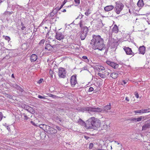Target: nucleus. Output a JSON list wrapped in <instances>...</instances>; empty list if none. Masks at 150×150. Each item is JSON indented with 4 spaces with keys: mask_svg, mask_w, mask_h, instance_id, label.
I'll return each mask as SVG.
<instances>
[{
    "mask_svg": "<svg viewBox=\"0 0 150 150\" xmlns=\"http://www.w3.org/2000/svg\"><path fill=\"white\" fill-rule=\"evenodd\" d=\"M88 31V28L86 26H84L83 29L81 30V39L82 40H84L87 34Z\"/></svg>",
    "mask_w": 150,
    "mask_h": 150,
    "instance_id": "5",
    "label": "nucleus"
},
{
    "mask_svg": "<svg viewBox=\"0 0 150 150\" xmlns=\"http://www.w3.org/2000/svg\"><path fill=\"white\" fill-rule=\"evenodd\" d=\"M113 32H112V31L110 32L109 34V37H112V33Z\"/></svg>",
    "mask_w": 150,
    "mask_h": 150,
    "instance_id": "52",
    "label": "nucleus"
},
{
    "mask_svg": "<svg viewBox=\"0 0 150 150\" xmlns=\"http://www.w3.org/2000/svg\"><path fill=\"white\" fill-rule=\"evenodd\" d=\"M47 126L44 124H41L39 125V127L40 128L43 129L45 131Z\"/></svg>",
    "mask_w": 150,
    "mask_h": 150,
    "instance_id": "23",
    "label": "nucleus"
},
{
    "mask_svg": "<svg viewBox=\"0 0 150 150\" xmlns=\"http://www.w3.org/2000/svg\"><path fill=\"white\" fill-rule=\"evenodd\" d=\"M125 100L127 101H129V99L127 97H126Z\"/></svg>",
    "mask_w": 150,
    "mask_h": 150,
    "instance_id": "57",
    "label": "nucleus"
},
{
    "mask_svg": "<svg viewBox=\"0 0 150 150\" xmlns=\"http://www.w3.org/2000/svg\"><path fill=\"white\" fill-rule=\"evenodd\" d=\"M91 44L92 48L95 50L98 49L101 51L105 48L103 40L99 35H93Z\"/></svg>",
    "mask_w": 150,
    "mask_h": 150,
    "instance_id": "1",
    "label": "nucleus"
},
{
    "mask_svg": "<svg viewBox=\"0 0 150 150\" xmlns=\"http://www.w3.org/2000/svg\"><path fill=\"white\" fill-rule=\"evenodd\" d=\"M30 123H32L33 125H34V126L36 125L35 124L34 122H33V121H31L30 122Z\"/></svg>",
    "mask_w": 150,
    "mask_h": 150,
    "instance_id": "55",
    "label": "nucleus"
},
{
    "mask_svg": "<svg viewBox=\"0 0 150 150\" xmlns=\"http://www.w3.org/2000/svg\"><path fill=\"white\" fill-rule=\"evenodd\" d=\"M85 138L86 139H88L89 138V137L87 136H85Z\"/></svg>",
    "mask_w": 150,
    "mask_h": 150,
    "instance_id": "61",
    "label": "nucleus"
},
{
    "mask_svg": "<svg viewBox=\"0 0 150 150\" xmlns=\"http://www.w3.org/2000/svg\"><path fill=\"white\" fill-rule=\"evenodd\" d=\"M112 32H114L115 33H117L118 32V28L116 25L115 24L114 25L112 29Z\"/></svg>",
    "mask_w": 150,
    "mask_h": 150,
    "instance_id": "18",
    "label": "nucleus"
},
{
    "mask_svg": "<svg viewBox=\"0 0 150 150\" xmlns=\"http://www.w3.org/2000/svg\"><path fill=\"white\" fill-rule=\"evenodd\" d=\"M76 110L79 112H84L85 111H88L89 112H101L102 109L98 107L93 108L91 107H78L76 108Z\"/></svg>",
    "mask_w": 150,
    "mask_h": 150,
    "instance_id": "3",
    "label": "nucleus"
},
{
    "mask_svg": "<svg viewBox=\"0 0 150 150\" xmlns=\"http://www.w3.org/2000/svg\"><path fill=\"white\" fill-rule=\"evenodd\" d=\"M75 4H77V6L80 4V0H74Z\"/></svg>",
    "mask_w": 150,
    "mask_h": 150,
    "instance_id": "40",
    "label": "nucleus"
},
{
    "mask_svg": "<svg viewBox=\"0 0 150 150\" xmlns=\"http://www.w3.org/2000/svg\"><path fill=\"white\" fill-rule=\"evenodd\" d=\"M128 120H129L130 122H136V118H132L131 119H128Z\"/></svg>",
    "mask_w": 150,
    "mask_h": 150,
    "instance_id": "36",
    "label": "nucleus"
},
{
    "mask_svg": "<svg viewBox=\"0 0 150 150\" xmlns=\"http://www.w3.org/2000/svg\"><path fill=\"white\" fill-rule=\"evenodd\" d=\"M4 125L6 128L8 130L9 132L10 131L11 129L9 126H8L6 123H5Z\"/></svg>",
    "mask_w": 150,
    "mask_h": 150,
    "instance_id": "35",
    "label": "nucleus"
},
{
    "mask_svg": "<svg viewBox=\"0 0 150 150\" xmlns=\"http://www.w3.org/2000/svg\"><path fill=\"white\" fill-rule=\"evenodd\" d=\"M45 42V40L44 39L41 40L39 42V44L40 45H42Z\"/></svg>",
    "mask_w": 150,
    "mask_h": 150,
    "instance_id": "38",
    "label": "nucleus"
},
{
    "mask_svg": "<svg viewBox=\"0 0 150 150\" xmlns=\"http://www.w3.org/2000/svg\"><path fill=\"white\" fill-rule=\"evenodd\" d=\"M110 71V70H108L107 71L106 70L105 71L104 73H106V76H108V75H109V72H108V71Z\"/></svg>",
    "mask_w": 150,
    "mask_h": 150,
    "instance_id": "47",
    "label": "nucleus"
},
{
    "mask_svg": "<svg viewBox=\"0 0 150 150\" xmlns=\"http://www.w3.org/2000/svg\"><path fill=\"white\" fill-rule=\"evenodd\" d=\"M56 10H57V11H58L59 10H60V8L59 7H56L55 8Z\"/></svg>",
    "mask_w": 150,
    "mask_h": 150,
    "instance_id": "54",
    "label": "nucleus"
},
{
    "mask_svg": "<svg viewBox=\"0 0 150 150\" xmlns=\"http://www.w3.org/2000/svg\"><path fill=\"white\" fill-rule=\"evenodd\" d=\"M93 143H91L89 146V148L90 149H91L93 146Z\"/></svg>",
    "mask_w": 150,
    "mask_h": 150,
    "instance_id": "44",
    "label": "nucleus"
},
{
    "mask_svg": "<svg viewBox=\"0 0 150 150\" xmlns=\"http://www.w3.org/2000/svg\"><path fill=\"white\" fill-rule=\"evenodd\" d=\"M98 70L99 71H100L102 70H105V68L102 66H100L98 67Z\"/></svg>",
    "mask_w": 150,
    "mask_h": 150,
    "instance_id": "30",
    "label": "nucleus"
},
{
    "mask_svg": "<svg viewBox=\"0 0 150 150\" xmlns=\"http://www.w3.org/2000/svg\"><path fill=\"white\" fill-rule=\"evenodd\" d=\"M22 116V118L24 120H27L29 118L28 117V116L25 113H23V114Z\"/></svg>",
    "mask_w": 150,
    "mask_h": 150,
    "instance_id": "32",
    "label": "nucleus"
},
{
    "mask_svg": "<svg viewBox=\"0 0 150 150\" xmlns=\"http://www.w3.org/2000/svg\"><path fill=\"white\" fill-rule=\"evenodd\" d=\"M58 75L60 78H65L66 76V71L64 69L60 67L59 69Z\"/></svg>",
    "mask_w": 150,
    "mask_h": 150,
    "instance_id": "6",
    "label": "nucleus"
},
{
    "mask_svg": "<svg viewBox=\"0 0 150 150\" xmlns=\"http://www.w3.org/2000/svg\"><path fill=\"white\" fill-rule=\"evenodd\" d=\"M55 15V14H54L52 12H51L50 13V15L49 16L50 17L53 18Z\"/></svg>",
    "mask_w": 150,
    "mask_h": 150,
    "instance_id": "41",
    "label": "nucleus"
},
{
    "mask_svg": "<svg viewBox=\"0 0 150 150\" xmlns=\"http://www.w3.org/2000/svg\"><path fill=\"white\" fill-rule=\"evenodd\" d=\"M114 7L112 5H109L106 6L104 8V10L105 11H108L113 9Z\"/></svg>",
    "mask_w": 150,
    "mask_h": 150,
    "instance_id": "17",
    "label": "nucleus"
},
{
    "mask_svg": "<svg viewBox=\"0 0 150 150\" xmlns=\"http://www.w3.org/2000/svg\"><path fill=\"white\" fill-rule=\"evenodd\" d=\"M137 5L139 6H142L144 5L143 0H139L137 3Z\"/></svg>",
    "mask_w": 150,
    "mask_h": 150,
    "instance_id": "25",
    "label": "nucleus"
},
{
    "mask_svg": "<svg viewBox=\"0 0 150 150\" xmlns=\"http://www.w3.org/2000/svg\"><path fill=\"white\" fill-rule=\"evenodd\" d=\"M87 129H94L99 127L100 125V121L97 118L94 117L90 118L86 121Z\"/></svg>",
    "mask_w": 150,
    "mask_h": 150,
    "instance_id": "2",
    "label": "nucleus"
},
{
    "mask_svg": "<svg viewBox=\"0 0 150 150\" xmlns=\"http://www.w3.org/2000/svg\"><path fill=\"white\" fill-rule=\"evenodd\" d=\"M112 62H111L109 61H106V63L110 66H111V64H112Z\"/></svg>",
    "mask_w": 150,
    "mask_h": 150,
    "instance_id": "39",
    "label": "nucleus"
},
{
    "mask_svg": "<svg viewBox=\"0 0 150 150\" xmlns=\"http://www.w3.org/2000/svg\"><path fill=\"white\" fill-rule=\"evenodd\" d=\"M3 117V115L2 113L1 112H0V121H1L2 120Z\"/></svg>",
    "mask_w": 150,
    "mask_h": 150,
    "instance_id": "43",
    "label": "nucleus"
},
{
    "mask_svg": "<svg viewBox=\"0 0 150 150\" xmlns=\"http://www.w3.org/2000/svg\"><path fill=\"white\" fill-rule=\"evenodd\" d=\"M78 122L79 124L82 126H84L86 129H87V123L86 122L85 123L84 121L82 120L81 119H79L78 120Z\"/></svg>",
    "mask_w": 150,
    "mask_h": 150,
    "instance_id": "14",
    "label": "nucleus"
},
{
    "mask_svg": "<svg viewBox=\"0 0 150 150\" xmlns=\"http://www.w3.org/2000/svg\"><path fill=\"white\" fill-rule=\"evenodd\" d=\"M56 128L58 129L60 131L61 130V128H60V127H59L57 126L56 127Z\"/></svg>",
    "mask_w": 150,
    "mask_h": 150,
    "instance_id": "53",
    "label": "nucleus"
},
{
    "mask_svg": "<svg viewBox=\"0 0 150 150\" xmlns=\"http://www.w3.org/2000/svg\"><path fill=\"white\" fill-rule=\"evenodd\" d=\"M11 77L12 78H14V74H12L11 75Z\"/></svg>",
    "mask_w": 150,
    "mask_h": 150,
    "instance_id": "64",
    "label": "nucleus"
},
{
    "mask_svg": "<svg viewBox=\"0 0 150 150\" xmlns=\"http://www.w3.org/2000/svg\"><path fill=\"white\" fill-rule=\"evenodd\" d=\"M49 96L50 97H52V98H55L56 97V96L54 95H53V94H49Z\"/></svg>",
    "mask_w": 150,
    "mask_h": 150,
    "instance_id": "49",
    "label": "nucleus"
},
{
    "mask_svg": "<svg viewBox=\"0 0 150 150\" xmlns=\"http://www.w3.org/2000/svg\"><path fill=\"white\" fill-rule=\"evenodd\" d=\"M134 94L135 96L137 98H139V95L138 93H137V92H134Z\"/></svg>",
    "mask_w": 150,
    "mask_h": 150,
    "instance_id": "45",
    "label": "nucleus"
},
{
    "mask_svg": "<svg viewBox=\"0 0 150 150\" xmlns=\"http://www.w3.org/2000/svg\"><path fill=\"white\" fill-rule=\"evenodd\" d=\"M43 81V79H40L38 81V83H41L42 81Z\"/></svg>",
    "mask_w": 150,
    "mask_h": 150,
    "instance_id": "50",
    "label": "nucleus"
},
{
    "mask_svg": "<svg viewBox=\"0 0 150 150\" xmlns=\"http://www.w3.org/2000/svg\"><path fill=\"white\" fill-rule=\"evenodd\" d=\"M112 64H111V67H112L114 69H117L119 67V65L115 63L114 62H112Z\"/></svg>",
    "mask_w": 150,
    "mask_h": 150,
    "instance_id": "26",
    "label": "nucleus"
},
{
    "mask_svg": "<svg viewBox=\"0 0 150 150\" xmlns=\"http://www.w3.org/2000/svg\"><path fill=\"white\" fill-rule=\"evenodd\" d=\"M55 37L57 40H61L64 38L65 36L62 32H57L56 33Z\"/></svg>",
    "mask_w": 150,
    "mask_h": 150,
    "instance_id": "8",
    "label": "nucleus"
},
{
    "mask_svg": "<svg viewBox=\"0 0 150 150\" xmlns=\"http://www.w3.org/2000/svg\"><path fill=\"white\" fill-rule=\"evenodd\" d=\"M54 14H55L57 13V10H56L55 8H54L52 12Z\"/></svg>",
    "mask_w": 150,
    "mask_h": 150,
    "instance_id": "46",
    "label": "nucleus"
},
{
    "mask_svg": "<svg viewBox=\"0 0 150 150\" xmlns=\"http://www.w3.org/2000/svg\"><path fill=\"white\" fill-rule=\"evenodd\" d=\"M82 58L83 59L85 60L84 61L86 63L89 62V60L88 59L87 57L86 56H83L82 57Z\"/></svg>",
    "mask_w": 150,
    "mask_h": 150,
    "instance_id": "29",
    "label": "nucleus"
},
{
    "mask_svg": "<svg viewBox=\"0 0 150 150\" xmlns=\"http://www.w3.org/2000/svg\"><path fill=\"white\" fill-rule=\"evenodd\" d=\"M111 108L110 104V103L109 105H108L106 106H105L103 108V111L105 112H108V110H110Z\"/></svg>",
    "mask_w": 150,
    "mask_h": 150,
    "instance_id": "21",
    "label": "nucleus"
},
{
    "mask_svg": "<svg viewBox=\"0 0 150 150\" xmlns=\"http://www.w3.org/2000/svg\"><path fill=\"white\" fill-rule=\"evenodd\" d=\"M80 16H81L80 14H79V16H78V17L76 18V19H77L79 18H80H80H81Z\"/></svg>",
    "mask_w": 150,
    "mask_h": 150,
    "instance_id": "60",
    "label": "nucleus"
},
{
    "mask_svg": "<svg viewBox=\"0 0 150 150\" xmlns=\"http://www.w3.org/2000/svg\"><path fill=\"white\" fill-rule=\"evenodd\" d=\"M143 147L146 149L150 150V143L147 142H144Z\"/></svg>",
    "mask_w": 150,
    "mask_h": 150,
    "instance_id": "12",
    "label": "nucleus"
},
{
    "mask_svg": "<svg viewBox=\"0 0 150 150\" xmlns=\"http://www.w3.org/2000/svg\"><path fill=\"white\" fill-rule=\"evenodd\" d=\"M26 110L31 113H34L35 112L34 109L29 106H26Z\"/></svg>",
    "mask_w": 150,
    "mask_h": 150,
    "instance_id": "20",
    "label": "nucleus"
},
{
    "mask_svg": "<svg viewBox=\"0 0 150 150\" xmlns=\"http://www.w3.org/2000/svg\"><path fill=\"white\" fill-rule=\"evenodd\" d=\"M142 119H144V117H143V116H140V117L138 118H136V122H139L142 120Z\"/></svg>",
    "mask_w": 150,
    "mask_h": 150,
    "instance_id": "33",
    "label": "nucleus"
},
{
    "mask_svg": "<svg viewBox=\"0 0 150 150\" xmlns=\"http://www.w3.org/2000/svg\"><path fill=\"white\" fill-rule=\"evenodd\" d=\"M118 76V74L116 73L113 72L110 74V76L113 79H115L117 78Z\"/></svg>",
    "mask_w": 150,
    "mask_h": 150,
    "instance_id": "22",
    "label": "nucleus"
},
{
    "mask_svg": "<svg viewBox=\"0 0 150 150\" xmlns=\"http://www.w3.org/2000/svg\"><path fill=\"white\" fill-rule=\"evenodd\" d=\"M96 150H106L105 149H96Z\"/></svg>",
    "mask_w": 150,
    "mask_h": 150,
    "instance_id": "63",
    "label": "nucleus"
},
{
    "mask_svg": "<svg viewBox=\"0 0 150 150\" xmlns=\"http://www.w3.org/2000/svg\"><path fill=\"white\" fill-rule=\"evenodd\" d=\"M116 6L114 10L117 14H119L123 9L124 5L120 1H117L116 2Z\"/></svg>",
    "mask_w": 150,
    "mask_h": 150,
    "instance_id": "4",
    "label": "nucleus"
},
{
    "mask_svg": "<svg viewBox=\"0 0 150 150\" xmlns=\"http://www.w3.org/2000/svg\"><path fill=\"white\" fill-rule=\"evenodd\" d=\"M89 10V9H88V10H87V11L85 13V14L87 16H88L90 13H89L88 11Z\"/></svg>",
    "mask_w": 150,
    "mask_h": 150,
    "instance_id": "51",
    "label": "nucleus"
},
{
    "mask_svg": "<svg viewBox=\"0 0 150 150\" xmlns=\"http://www.w3.org/2000/svg\"><path fill=\"white\" fill-rule=\"evenodd\" d=\"M55 45L51 46L49 44H47L46 45L45 49L48 51H52L54 49Z\"/></svg>",
    "mask_w": 150,
    "mask_h": 150,
    "instance_id": "13",
    "label": "nucleus"
},
{
    "mask_svg": "<svg viewBox=\"0 0 150 150\" xmlns=\"http://www.w3.org/2000/svg\"><path fill=\"white\" fill-rule=\"evenodd\" d=\"M148 110L147 109H142L140 110H137L134 111V112L135 113H146L148 111Z\"/></svg>",
    "mask_w": 150,
    "mask_h": 150,
    "instance_id": "16",
    "label": "nucleus"
},
{
    "mask_svg": "<svg viewBox=\"0 0 150 150\" xmlns=\"http://www.w3.org/2000/svg\"><path fill=\"white\" fill-rule=\"evenodd\" d=\"M21 25L22 26V27L21 28V29L22 30H24L26 27L24 26V24L22 22L21 23Z\"/></svg>",
    "mask_w": 150,
    "mask_h": 150,
    "instance_id": "37",
    "label": "nucleus"
},
{
    "mask_svg": "<svg viewBox=\"0 0 150 150\" xmlns=\"http://www.w3.org/2000/svg\"><path fill=\"white\" fill-rule=\"evenodd\" d=\"M64 4H62V5L60 7H59V8H60V9H61V8L63 7V6H64Z\"/></svg>",
    "mask_w": 150,
    "mask_h": 150,
    "instance_id": "62",
    "label": "nucleus"
},
{
    "mask_svg": "<svg viewBox=\"0 0 150 150\" xmlns=\"http://www.w3.org/2000/svg\"><path fill=\"white\" fill-rule=\"evenodd\" d=\"M123 83H124V84H126L127 83V81H126L125 80H123L122 81Z\"/></svg>",
    "mask_w": 150,
    "mask_h": 150,
    "instance_id": "56",
    "label": "nucleus"
},
{
    "mask_svg": "<svg viewBox=\"0 0 150 150\" xmlns=\"http://www.w3.org/2000/svg\"><path fill=\"white\" fill-rule=\"evenodd\" d=\"M76 78V75H73L71 78V83L72 87H74L77 83Z\"/></svg>",
    "mask_w": 150,
    "mask_h": 150,
    "instance_id": "9",
    "label": "nucleus"
},
{
    "mask_svg": "<svg viewBox=\"0 0 150 150\" xmlns=\"http://www.w3.org/2000/svg\"><path fill=\"white\" fill-rule=\"evenodd\" d=\"M38 59L37 55L35 54H33L30 56V60L31 62H34L35 61Z\"/></svg>",
    "mask_w": 150,
    "mask_h": 150,
    "instance_id": "11",
    "label": "nucleus"
},
{
    "mask_svg": "<svg viewBox=\"0 0 150 150\" xmlns=\"http://www.w3.org/2000/svg\"><path fill=\"white\" fill-rule=\"evenodd\" d=\"M56 21V18L55 17L50 18V22L52 23H54Z\"/></svg>",
    "mask_w": 150,
    "mask_h": 150,
    "instance_id": "27",
    "label": "nucleus"
},
{
    "mask_svg": "<svg viewBox=\"0 0 150 150\" xmlns=\"http://www.w3.org/2000/svg\"><path fill=\"white\" fill-rule=\"evenodd\" d=\"M67 2V0H64V2H63V4L64 5L66 3V2Z\"/></svg>",
    "mask_w": 150,
    "mask_h": 150,
    "instance_id": "58",
    "label": "nucleus"
},
{
    "mask_svg": "<svg viewBox=\"0 0 150 150\" xmlns=\"http://www.w3.org/2000/svg\"><path fill=\"white\" fill-rule=\"evenodd\" d=\"M3 37L4 38L5 40L7 41L8 42H9V41L10 40V38L8 36H5L4 35H3Z\"/></svg>",
    "mask_w": 150,
    "mask_h": 150,
    "instance_id": "31",
    "label": "nucleus"
},
{
    "mask_svg": "<svg viewBox=\"0 0 150 150\" xmlns=\"http://www.w3.org/2000/svg\"><path fill=\"white\" fill-rule=\"evenodd\" d=\"M83 21L82 20H81L79 23V24L80 27L81 28V30H82V28L83 29L84 27L83 26Z\"/></svg>",
    "mask_w": 150,
    "mask_h": 150,
    "instance_id": "28",
    "label": "nucleus"
},
{
    "mask_svg": "<svg viewBox=\"0 0 150 150\" xmlns=\"http://www.w3.org/2000/svg\"><path fill=\"white\" fill-rule=\"evenodd\" d=\"M123 49L127 54L132 55H134V53L132 52L131 49L129 47H125Z\"/></svg>",
    "mask_w": 150,
    "mask_h": 150,
    "instance_id": "10",
    "label": "nucleus"
},
{
    "mask_svg": "<svg viewBox=\"0 0 150 150\" xmlns=\"http://www.w3.org/2000/svg\"><path fill=\"white\" fill-rule=\"evenodd\" d=\"M55 119L57 121H59L60 122H62V119L61 118L59 117H58V116L57 117L55 118Z\"/></svg>",
    "mask_w": 150,
    "mask_h": 150,
    "instance_id": "34",
    "label": "nucleus"
},
{
    "mask_svg": "<svg viewBox=\"0 0 150 150\" xmlns=\"http://www.w3.org/2000/svg\"><path fill=\"white\" fill-rule=\"evenodd\" d=\"M16 86L18 87V88L19 89L20 88L21 89V87L20 86H18V85L16 84Z\"/></svg>",
    "mask_w": 150,
    "mask_h": 150,
    "instance_id": "59",
    "label": "nucleus"
},
{
    "mask_svg": "<svg viewBox=\"0 0 150 150\" xmlns=\"http://www.w3.org/2000/svg\"><path fill=\"white\" fill-rule=\"evenodd\" d=\"M139 54L144 55L145 53V47L144 46H140L139 50Z\"/></svg>",
    "mask_w": 150,
    "mask_h": 150,
    "instance_id": "15",
    "label": "nucleus"
},
{
    "mask_svg": "<svg viewBox=\"0 0 150 150\" xmlns=\"http://www.w3.org/2000/svg\"><path fill=\"white\" fill-rule=\"evenodd\" d=\"M93 90V88L92 87H90L88 91L89 92H91Z\"/></svg>",
    "mask_w": 150,
    "mask_h": 150,
    "instance_id": "48",
    "label": "nucleus"
},
{
    "mask_svg": "<svg viewBox=\"0 0 150 150\" xmlns=\"http://www.w3.org/2000/svg\"><path fill=\"white\" fill-rule=\"evenodd\" d=\"M106 73H104V74H103L101 73L98 72L97 74V75L102 78H105L106 77Z\"/></svg>",
    "mask_w": 150,
    "mask_h": 150,
    "instance_id": "24",
    "label": "nucleus"
},
{
    "mask_svg": "<svg viewBox=\"0 0 150 150\" xmlns=\"http://www.w3.org/2000/svg\"><path fill=\"white\" fill-rule=\"evenodd\" d=\"M150 128V123H146L142 127V130H145Z\"/></svg>",
    "mask_w": 150,
    "mask_h": 150,
    "instance_id": "19",
    "label": "nucleus"
},
{
    "mask_svg": "<svg viewBox=\"0 0 150 150\" xmlns=\"http://www.w3.org/2000/svg\"><path fill=\"white\" fill-rule=\"evenodd\" d=\"M38 97L40 99H45L46 98L45 97L41 96L40 95L38 96Z\"/></svg>",
    "mask_w": 150,
    "mask_h": 150,
    "instance_id": "42",
    "label": "nucleus"
},
{
    "mask_svg": "<svg viewBox=\"0 0 150 150\" xmlns=\"http://www.w3.org/2000/svg\"><path fill=\"white\" fill-rule=\"evenodd\" d=\"M45 132L48 134H53L57 133V131L54 128L49 126H47Z\"/></svg>",
    "mask_w": 150,
    "mask_h": 150,
    "instance_id": "7",
    "label": "nucleus"
}]
</instances>
